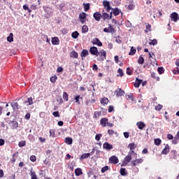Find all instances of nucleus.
I'll use <instances>...</instances> for the list:
<instances>
[{
	"label": "nucleus",
	"instance_id": "obj_21",
	"mask_svg": "<svg viewBox=\"0 0 179 179\" xmlns=\"http://www.w3.org/2000/svg\"><path fill=\"white\" fill-rule=\"evenodd\" d=\"M75 174L77 177H79V176H82V174H83V172L82 171V169L80 168L76 169Z\"/></svg>",
	"mask_w": 179,
	"mask_h": 179
},
{
	"label": "nucleus",
	"instance_id": "obj_26",
	"mask_svg": "<svg viewBox=\"0 0 179 179\" xmlns=\"http://www.w3.org/2000/svg\"><path fill=\"white\" fill-rule=\"evenodd\" d=\"M88 54L89 51H87V50H83L81 52L80 57L81 58H85Z\"/></svg>",
	"mask_w": 179,
	"mask_h": 179
},
{
	"label": "nucleus",
	"instance_id": "obj_40",
	"mask_svg": "<svg viewBox=\"0 0 179 179\" xmlns=\"http://www.w3.org/2000/svg\"><path fill=\"white\" fill-rule=\"evenodd\" d=\"M30 176H31V179H38L37 178V175H36V172L34 171H31Z\"/></svg>",
	"mask_w": 179,
	"mask_h": 179
},
{
	"label": "nucleus",
	"instance_id": "obj_13",
	"mask_svg": "<svg viewBox=\"0 0 179 179\" xmlns=\"http://www.w3.org/2000/svg\"><path fill=\"white\" fill-rule=\"evenodd\" d=\"M107 122H108V118L107 117H103L100 120V124L102 127H106Z\"/></svg>",
	"mask_w": 179,
	"mask_h": 179
},
{
	"label": "nucleus",
	"instance_id": "obj_55",
	"mask_svg": "<svg viewBox=\"0 0 179 179\" xmlns=\"http://www.w3.org/2000/svg\"><path fill=\"white\" fill-rule=\"evenodd\" d=\"M52 115H54V117H61V115H59V112H58V111H55V112H53V113H52Z\"/></svg>",
	"mask_w": 179,
	"mask_h": 179
},
{
	"label": "nucleus",
	"instance_id": "obj_54",
	"mask_svg": "<svg viewBox=\"0 0 179 179\" xmlns=\"http://www.w3.org/2000/svg\"><path fill=\"white\" fill-rule=\"evenodd\" d=\"M102 136H103V135H101V134H96L95 136L96 141H100V139L101 138Z\"/></svg>",
	"mask_w": 179,
	"mask_h": 179
},
{
	"label": "nucleus",
	"instance_id": "obj_44",
	"mask_svg": "<svg viewBox=\"0 0 179 179\" xmlns=\"http://www.w3.org/2000/svg\"><path fill=\"white\" fill-rule=\"evenodd\" d=\"M57 79H58V77H57V76H53L50 78V82H52V83H55Z\"/></svg>",
	"mask_w": 179,
	"mask_h": 179
},
{
	"label": "nucleus",
	"instance_id": "obj_3",
	"mask_svg": "<svg viewBox=\"0 0 179 179\" xmlns=\"http://www.w3.org/2000/svg\"><path fill=\"white\" fill-rule=\"evenodd\" d=\"M103 6L106 12H111L110 10H113V8H111V6H110V2H108L107 0L103 1Z\"/></svg>",
	"mask_w": 179,
	"mask_h": 179
},
{
	"label": "nucleus",
	"instance_id": "obj_49",
	"mask_svg": "<svg viewBox=\"0 0 179 179\" xmlns=\"http://www.w3.org/2000/svg\"><path fill=\"white\" fill-rule=\"evenodd\" d=\"M18 146L20 148H23V146H26V141H22L19 142Z\"/></svg>",
	"mask_w": 179,
	"mask_h": 179
},
{
	"label": "nucleus",
	"instance_id": "obj_15",
	"mask_svg": "<svg viewBox=\"0 0 179 179\" xmlns=\"http://www.w3.org/2000/svg\"><path fill=\"white\" fill-rule=\"evenodd\" d=\"M103 149H106V150H111L113 149V145L108 143H105L103 145Z\"/></svg>",
	"mask_w": 179,
	"mask_h": 179
},
{
	"label": "nucleus",
	"instance_id": "obj_31",
	"mask_svg": "<svg viewBox=\"0 0 179 179\" xmlns=\"http://www.w3.org/2000/svg\"><path fill=\"white\" fill-rule=\"evenodd\" d=\"M89 31V27L87 25H83L82 27V33H87Z\"/></svg>",
	"mask_w": 179,
	"mask_h": 179
},
{
	"label": "nucleus",
	"instance_id": "obj_25",
	"mask_svg": "<svg viewBox=\"0 0 179 179\" xmlns=\"http://www.w3.org/2000/svg\"><path fill=\"white\" fill-rule=\"evenodd\" d=\"M145 33H148V31H152V25L149 23H145Z\"/></svg>",
	"mask_w": 179,
	"mask_h": 179
},
{
	"label": "nucleus",
	"instance_id": "obj_33",
	"mask_svg": "<svg viewBox=\"0 0 179 179\" xmlns=\"http://www.w3.org/2000/svg\"><path fill=\"white\" fill-rule=\"evenodd\" d=\"M85 12H87L90 9V3H83Z\"/></svg>",
	"mask_w": 179,
	"mask_h": 179
},
{
	"label": "nucleus",
	"instance_id": "obj_28",
	"mask_svg": "<svg viewBox=\"0 0 179 179\" xmlns=\"http://www.w3.org/2000/svg\"><path fill=\"white\" fill-rule=\"evenodd\" d=\"M78 53L76 52V51H72L71 53H70V57L71 58H78Z\"/></svg>",
	"mask_w": 179,
	"mask_h": 179
},
{
	"label": "nucleus",
	"instance_id": "obj_48",
	"mask_svg": "<svg viewBox=\"0 0 179 179\" xmlns=\"http://www.w3.org/2000/svg\"><path fill=\"white\" fill-rule=\"evenodd\" d=\"M151 77L153 78V79H156L157 81L160 80V78L157 76L155 73H152Z\"/></svg>",
	"mask_w": 179,
	"mask_h": 179
},
{
	"label": "nucleus",
	"instance_id": "obj_38",
	"mask_svg": "<svg viewBox=\"0 0 179 179\" xmlns=\"http://www.w3.org/2000/svg\"><path fill=\"white\" fill-rule=\"evenodd\" d=\"M161 143H162V140L160 138H155V145H156V146L160 145Z\"/></svg>",
	"mask_w": 179,
	"mask_h": 179
},
{
	"label": "nucleus",
	"instance_id": "obj_36",
	"mask_svg": "<svg viewBox=\"0 0 179 179\" xmlns=\"http://www.w3.org/2000/svg\"><path fill=\"white\" fill-rule=\"evenodd\" d=\"M101 104H108V98H106V97H103L101 101Z\"/></svg>",
	"mask_w": 179,
	"mask_h": 179
},
{
	"label": "nucleus",
	"instance_id": "obj_52",
	"mask_svg": "<svg viewBox=\"0 0 179 179\" xmlns=\"http://www.w3.org/2000/svg\"><path fill=\"white\" fill-rule=\"evenodd\" d=\"M163 108V106H162L161 104H158L157 106H155V110L157 111H160V110H162Z\"/></svg>",
	"mask_w": 179,
	"mask_h": 179
},
{
	"label": "nucleus",
	"instance_id": "obj_61",
	"mask_svg": "<svg viewBox=\"0 0 179 179\" xmlns=\"http://www.w3.org/2000/svg\"><path fill=\"white\" fill-rule=\"evenodd\" d=\"M118 73L120 74V76H124V73L122 72V69H119L117 70Z\"/></svg>",
	"mask_w": 179,
	"mask_h": 179
},
{
	"label": "nucleus",
	"instance_id": "obj_45",
	"mask_svg": "<svg viewBox=\"0 0 179 179\" xmlns=\"http://www.w3.org/2000/svg\"><path fill=\"white\" fill-rule=\"evenodd\" d=\"M136 52V49H134V48H131L130 52H129V55H135Z\"/></svg>",
	"mask_w": 179,
	"mask_h": 179
},
{
	"label": "nucleus",
	"instance_id": "obj_56",
	"mask_svg": "<svg viewBox=\"0 0 179 179\" xmlns=\"http://www.w3.org/2000/svg\"><path fill=\"white\" fill-rule=\"evenodd\" d=\"M30 160H31V162H36V161L37 160V158L36 157L35 155H31V156L30 157Z\"/></svg>",
	"mask_w": 179,
	"mask_h": 179
},
{
	"label": "nucleus",
	"instance_id": "obj_12",
	"mask_svg": "<svg viewBox=\"0 0 179 179\" xmlns=\"http://www.w3.org/2000/svg\"><path fill=\"white\" fill-rule=\"evenodd\" d=\"M127 3H129V5L127 6L129 10H132L134 9L135 6L134 5V0H127Z\"/></svg>",
	"mask_w": 179,
	"mask_h": 179
},
{
	"label": "nucleus",
	"instance_id": "obj_16",
	"mask_svg": "<svg viewBox=\"0 0 179 179\" xmlns=\"http://www.w3.org/2000/svg\"><path fill=\"white\" fill-rule=\"evenodd\" d=\"M10 106L14 111L19 110V103L17 102H11Z\"/></svg>",
	"mask_w": 179,
	"mask_h": 179
},
{
	"label": "nucleus",
	"instance_id": "obj_64",
	"mask_svg": "<svg viewBox=\"0 0 179 179\" xmlns=\"http://www.w3.org/2000/svg\"><path fill=\"white\" fill-rule=\"evenodd\" d=\"M167 138L169 139V141H171L174 137L171 134H169L167 135Z\"/></svg>",
	"mask_w": 179,
	"mask_h": 179
},
{
	"label": "nucleus",
	"instance_id": "obj_11",
	"mask_svg": "<svg viewBox=\"0 0 179 179\" xmlns=\"http://www.w3.org/2000/svg\"><path fill=\"white\" fill-rule=\"evenodd\" d=\"M171 19L173 22H178L179 20V16L178 14L176 12L172 13L170 16Z\"/></svg>",
	"mask_w": 179,
	"mask_h": 179
},
{
	"label": "nucleus",
	"instance_id": "obj_43",
	"mask_svg": "<svg viewBox=\"0 0 179 179\" xmlns=\"http://www.w3.org/2000/svg\"><path fill=\"white\" fill-rule=\"evenodd\" d=\"M99 54H101V57H103V58H106V57H107V52L104 50H101Z\"/></svg>",
	"mask_w": 179,
	"mask_h": 179
},
{
	"label": "nucleus",
	"instance_id": "obj_5",
	"mask_svg": "<svg viewBox=\"0 0 179 179\" xmlns=\"http://www.w3.org/2000/svg\"><path fill=\"white\" fill-rule=\"evenodd\" d=\"M119 162L118 157H115V155H113L109 158V163L110 164H117Z\"/></svg>",
	"mask_w": 179,
	"mask_h": 179
},
{
	"label": "nucleus",
	"instance_id": "obj_7",
	"mask_svg": "<svg viewBox=\"0 0 179 179\" xmlns=\"http://www.w3.org/2000/svg\"><path fill=\"white\" fill-rule=\"evenodd\" d=\"M115 94H116V97H122V96L125 94V91L122 90L121 88H117Z\"/></svg>",
	"mask_w": 179,
	"mask_h": 179
},
{
	"label": "nucleus",
	"instance_id": "obj_23",
	"mask_svg": "<svg viewBox=\"0 0 179 179\" xmlns=\"http://www.w3.org/2000/svg\"><path fill=\"white\" fill-rule=\"evenodd\" d=\"M65 143L67 145H72L73 140L71 137H66L64 140Z\"/></svg>",
	"mask_w": 179,
	"mask_h": 179
},
{
	"label": "nucleus",
	"instance_id": "obj_63",
	"mask_svg": "<svg viewBox=\"0 0 179 179\" xmlns=\"http://www.w3.org/2000/svg\"><path fill=\"white\" fill-rule=\"evenodd\" d=\"M62 71H64V69L62 68V66H59L57 69V72H59V73L62 72Z\"/></svg>",
	"mask_w": 179,
	"mask_h": 179
},
{
	"label": "nucleus",
	"instance_id": "obj_39",
	"mask_svg": "<svg viewBox=\"0 0 179 179\" xmlns=\"http://www.w3.org/2000/svg\"><path fill=\"white\" fill-rule=\"evenodd\" d=\"M143 62H145V59H143V57L140 56L138 59V64H139L140 65H142V64H143Z\"/></svg>",
	"mask_w": 179,
	"mask_h": 179
},
{
	"label": "nucleus",
	"instance_id": "obj_17",
	"mask_svg": "<svg viewBox=\"0 0 179 179\" xmlns=\"http://www.w3.org/2000/svg\"><path fill=\"white\" fill-rule=\"evenodd\" d=\"M126 99L129 101H135V98L134 97V94L131 93H130L129 94H126Z\"/></svg>",
	"mask_w": 179,
	"mask_h": 179
},
{
	"label": "nucleus",
	"instance_id": "obj_18",
	"mask_svg": "<svg viewBox=\"0 0 179 179\" xmlns=\"http://www.w3.org/2000/svg\"><path fill=\"white\" fill-rule=\"evenodd\" d=\"M74 100L77 104L80 105V100H83V97L80 96V95H76L74 96Z\"/></svg>",
	"mask_w": 179,
	"mask_h": 179
},
{
	"label": "nucleus",
	"instance_id": "obj_34",
	"mask_svg": "<svg viewBox=\"0 0 179 179\" xmlns=\"http://www.w3.org/2000/svg\"><path fill=\"white\" fill-rule=\"evenodd\" d=\"M71 37H73V38H78V37H79V32H78V31L73 32L71 34Z\"/></svg>",
	"mask_w": 179,
	"mask_h": 179
},
{
	"label": "nucleus",
	"instance_id": "obj_22",
	"mask_svg": "<svg viewBox=\"0 0 179 179\" xmlns=\"http://www.w3.org/2000/svg\"><path fill=\"white\" fill-rule=\"evenodd\" d=\"M170 152V147L169 146V144H167L164 149L162 150V155H167Z\"/></svg>",
	"mask_w": 179,
	"mask_h": 179
},
{
	"label": "nucleus",
	"instance_id": "obj_19",
	"mask_svg": "<svg viewBox=\"0 0 179 179\" xmlns=\"http://www.w3.org/2000/svg\"><path fill=\"white\" fill-rule=\"evenodd\" d=\"M128 148L130 149V152H134L136 149V145L135 143H131L128 145Z\"/></svg>",
	"mask_w": 179,
	"mask_h": 179
},
{
	"label": "nucleus",
	"instance_id": "obj_29",
	"mask_svg": "<svg viewBox=\"0 0 179 179\" xmlns=\"http://www.w3.org/2000/svg\"><path fill=\"white\" fill-rule=\"evenodd\" d=\"M120 173L123 176H127V174H128L127 173V171H126L125 168H121L120 170Z\"/></svg>",
	"mask_w": 179,
	"mask_h": 179
},
{
	"label": "nucleus",
	"instance_id": "obj_59",
	"mask_svg": "<svg viewBox=\"0 0 179 179\" xmlns=\"http://www.w3.org/2000/svg\"><path fill=\"white\" fill-rule=\"evenodd\" d=\"M127 73L128 75H132V70L129 67H127Z\"/></svg>",
	"mask_w": 179,
	"mask_h": 179
},
{
	"label": "nucleus",
	"instance_id": "obj_27",
	"mask_svg": "<svg viewBox=\"0 0 179 179\" xmlns=\"http://www.w3.org/2000/svg\"><path fill=\"white\" fill-rule=\"evenodd\" d=\"M112 14L114 15V16H118L120 15V9L118 8H115L113 11Z\"/></svg>",
	"mask_w": 179,
	"mask_h": 179
},
{
	"label": "nucleus",
	"instance_id": "obj_60",
	"mask_svg": "<svg viewBox=\"0 0 179 179\" xmlns=\"http://www.w3.org/2000/svg\"><path fill=\"white\" fill-rule=\"evenodd\" d=\"M94 115H95V117H100V115H101V111H96L95 113H94Z\"/></svg>",
	"mask_w": 179,
	"mask_h": 179
},
{
	"label": "nucleus",
	"instance_id": "obj_2",
	"mask_svg": "<svg viewBox=\"0 0 179 179\" xmlns=\"http://www.w3.org/2000/svg\"><path fill=\"white\" fill-rule=\"evenodd\" d=\"M134 154L136 155V153H135V151H129V155L124 157V164H125V166H127V164H128V163H129L131 160H132V155Z\"/></svg>",
	"mask_w": 179,
	"mask_h": 179
},
{
	"label": "nucleus",
	"instance_id": "obj_41",
	"mask_svg": "<svg viewBox=\"0 0 179 179\" xmlns=\"http://www.w3.org/2000/svg\"><path fill=\"white\" fill-rule=\"evenodd\" d=\"M109 26V33H115V29L113 27V25L111 24H108Z\"/></svg>",
	"mask_w": 179,
	"mask_h": 179
},
{
	"label": "nucleus",
	"instance_id": "obj_35",
	"mask_svg": "<svg viewBox=\"0 0 179 179\" xmlns=\"http://www.w3.org/2000/svg\"><path fill=\"white\" fill-rule=\"evenodd\" d=\"M7 41L9 43H12L13 41V33L10 34L9 36L7 37Z\"/></svg>",
	"mask_w": 179,
	"mask_h": 179
},
{
	"label": "nucleus",
	"instance_id": "obj_6",
	"mask_svg": "<svg viewBox=\"0 0 179 179\" xmlns=\"http://www.w3.org/2000/svg\"><path fill=\"white\" fill-rule=\"evenodd\" d=\"M80 22L82 24L86 23V13H80L79 15Z\"/></svg>",
	"mask_w": 179,
	"mask_h": 179
},
{
	"label": "nucleus",
	"instance_id": "obj_50",
	"mask_svg": "<svg viewBox=\"0 0 179 179\" xmlns=\"http://www.w3.org/2000/svg\"><path fill=\"white\" fill-rule=\"evenodd\" d=\"M157 71L159 75L164 73V69H163V67H158Z\"/></svg>",
	"mask_w": 179,
	"mask_h": 179
},
{
	"label": "nucleus",
	"instance_id": "obj_58",
	"mask_svg": "<svg viewBox=\"0 0 179 179\" xmlns=\"http://www.w3.org/2000/svg\"><path fill=\"white\" fill-rule=\"evenodd\" d=\"M108 113H113L114 111V106H110L108 109Z\"/></svg>",
	"mask_w": 179,
	"mask_h": 179
},
{
	"label": "nucleus",
	"instance_id": "obj_53",
	"mask_svg": "<svg viewBox=\"0 0 179 179\" xmlns=\"http://www.w3.org/2000/svg\"><path fill=\"white\" fill-rule=\"evenodd\" d=\"M50 136H52V138L55 136V131L54 129L50 130Z\"/></svg>",
	"mask_w": 179,
	"mask_h": 179
},
{
	"label": "nucleus",
	"instance_id": "obj_46",
	"mask_svg": "<svg viewBox=\"0 0 179 179\" xmlns=\"http://www.w3.org/2000/svg\"><path fill=\"white\" fill-rule=\"evenodd\" d=\"M28 103L29 106H31V104L34 103L33 102V98L32 97H29L28 98L27 101L25 102V103Z\"/></svg>",
	"mask_w": 179,
	"mask_h": 179
},
{
	"label": "nucleus",
	"instance_id": "obj_1",
	"mask_svg": "<svg viewBox=\"0 0 179 179\" xmlns=\"http://www.w3.org/2000/svg\"><path fill=\"white\" fill-rule=\"evenodd\" d=\"M102 20L106 22L107 20H111L113 19V11L107 12L106 10H102L101 12Z\"/></svg>",
	"mask_w": 179,
	"mask_h": 179
},
{
	"label": "nucleus",
	"instance_id": "obj_8",
	"mask_svg": "<svg viewBox=\"0 0 179 179\" xmlns=\"http://www.w3.org/2000/svg\"><path fill=\"white\" fill-rule=\"evenodd\" d=\"M131 166H133V167H136V166H138V164H141V163H143V159H136L135 160L131 161Z\"/></svg>",
	"mask_w": 179,
	"mask_h": 179
},
{
	"label": "nucleus",
	"instance_id": "obj_14",
	"mask_svg": "<svg viewBox=\"0 0 179 179\" xmlns=\"http://www.w3.org/2000/svg\"><path fill=\"white\" fill-rule=\"evenodd\" d=\"M52 45H59V38L58 37L52 38Z\"/></svg>",
	"mask_w": 179,
	"mask_h": 179
},
{
	"label": "nucleus",
	"instance_id": "obj_10",
	"mask_svg": "<svg viewBox=\"0 0 179 179\" xmlns=\"http://www.w3.org/2000/svg\"><path fill=\"white\" fill-rule=\"evenodd\" d=\"M92 44L95 45H98V47H103V43L100 41V39L99 38H95L92 41Z\"/></svg>",
	"mask_w": 179,
	"mask_h": 179
},
{
	"label": "nucleus",
	"instance_id": "obj_42",
	"mask_svg": "<svg viewBox=\"0 0 179 179\" xmlns=\"http://www.w3.org/2000/svg\"><path fill=\"white\" fill-rule=\"evenodd\" d=\"M108 170H110V166H106L101 169V173H106V171H108Z\"/></svg>",
	"mask_w": 179,
	"mask_h": 179
},
{
	"label": "nucleus",
	"instance_id": "obj_30",
	"mask_svg": "<svg viewBox=\"0 0 179 179\" xmlns=\"http://www.w3.org/2000/svg\"><path fill=\"white\" fill-rule=\"evenodd\" d=\"M141 83H142V80L136 78V83H134V87H139Z\"/></svg>",
	"mask_w": 179,
	"mask_h": 179
},
{
	"label": "nucleus",
	"instance_id": "obj_62",
	"mask_svg": "<svg viewBox=\"0 0 179 179\" xmlns=\"http://www.w3.org/2000/svg\"><path fill=\"white\" fill-rule=\"evenodd\" d=\"M108 135H113V134H115V132L114 131V130L108 129Z\"/></svg>",
	"mask_w": 179,
	"mask_h": 179
},
{
	"label": "nucleus",
	"instance_id": "obj_51",
	"mask_svg": "<svg viewBox=\"0 0 179 179\" xmlns=\"http://www.w3.org/2000/svg\"><path fill=\"white\" fill-rule=\"evenodd\" d=\"M17 154H18V152H17L13 155V157L11 158V162L13 164H15V162H16V158H15V156H16V155H17Z\"/></svg>",
	"mask_w": 179,
	"mask_h": 179
},
{
	"label": "nucleus",
	"instance_id": "obj_37",
	"mask_svg": "<svg viewBox=\"0 0 179 179\" xmlns=\"http://www.w3.org/2000/svg\"><path fill=\"white\" fill-rule=\"evenodd\" d=\"M63 99H64V100H65L66 101H68V100H69V95H68V93H66V92H63Z\"/></svg>",
	"mask_w": 179,
	"mask_h": 179
},
{
	"label": "nucleus",
	"instance_id": "obj_32",
	"mask_svg": "<svg viewBox=\"0 0 179 179\" xmlns=\"http://www.w3.org/2000/svg\"><path fill=\"white\" fill-rule=\"evenodd\" d=\"M10 124H12V127L14 129L19 127V124L15 120L11 121Z\"/></svg>",
	"mask_w": 179,
	"mask_h": 179
},
{
	"label": "nucleus",
	"instance_id": "obj_47",
	"mask_svg": "<svg viewBox=\"0 0 179 179\" xmlns=\"http://www.w3.org/2000/svg\"><path fill=\"white\" fill-rule=\"evenodd\" d=\"M149 44L150 45H156L157 44V39L151 40Z\"/></svg>",
	"mask_w": 179,
	"mask_h": 179
},
{
	"label": "nucleus",
	"instance_id": "obj_24",
	"mask_svg": "<svg viewBox=\"0 0 179 179\" xmlns=\"http://www.w3.org/2000/svg\"><path fill=\"white\" fill-rule=\"evenodd\" d=\"M90 157V153H84L80 157V160H83L85 159H89Z\"/></svg>",
	"mask_w": 179,
	"mask_h": 179
},
{
	"label": "nucleus",
	"instance_id": "obj_20",
	"mask_svg": "<svg viewBox=\"0 0 179 179\" xmlns=\"http://www.w3.org/2000/svg\"><path fill=\"white\" fill-rule=\"evenodd\" d=\"M136 125H137L138 128L140 129H143V128H145L146 127V124H145V123L143 122H138L136 123Z\"/></svg>",
	"mask_w": 179,
	"mask_h": 179
},
{
	"label": "nucleus",
	"instance_id": "obj_57",
	"mask_svg": "<svg viewBox=\"0 0 179 179\" xmlns=\"http://www.w3.org/2000/svg\"><path fill=\"white\" fill-rule=\"evenodd\" d=\"M43 9H44V11L45 12V13H48V12L50 10H51V8H50V7H44L43 6Z\"/></svg>",
	"mask_w": 179,
	"mask_h": 179
},
{
	"label": "nucleus",
	"instance_id": "obj_4",
	"mask_svg": "<svg viewBox=\"0 0 179 179\" xmlns=\"http://www.w3.org/2000/svg\"><path fill=\"white\" fill-rule=\"evenodd\" d=\"M90 52L92 54V55H96V57H99L100 55V52H99V50L96 47H91L90 49Z\"/></svg>",
	"mask_w": 179,
	"mask_h": 179
},
{
	"label": "nucleus",
	"instance_id": "obj_9",
	"mask_svg": "<svg viewBox=\"0 0 179 179\" xmlns=\"http://www.w3.org/2000/svg\"><path fill=\"white\" fill-rule=\"evenodd\" d=\"M93 17L96 20V22H100L102 19L101 13L100 12H95L93 14Z\"/></svg>",
	"mask_w": 179,
	"mask_h": 179
}]
</instances>
